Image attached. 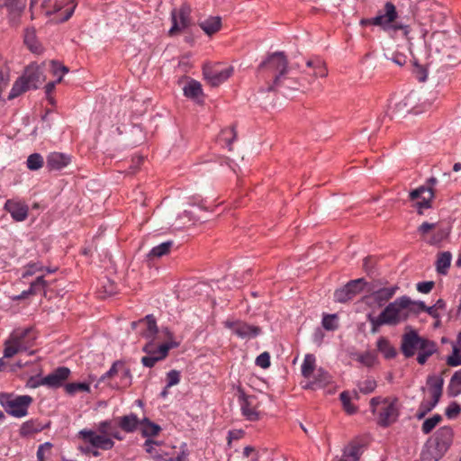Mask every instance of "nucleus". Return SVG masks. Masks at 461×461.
<instances>
[{"mask_svg": "<svg viewBox=\"0 0 461 461\" xmlns=\"http://www.w3.org/2000/svg\"><path fill=\"white\" fill-rule=\"evenodd\" d=\"M258 77L266 82L261 92L282 93L285 95L305 86L302 77L292 76L287 57L283 51L267 56L258 65Z\"/></svg>", "mask_w": 461, "mask_h": 461, "instance_id": "1", "label": "nucleus"}, {"mask_svg": "<svg viewBox=\"0 0 461 461\" xmlns=\"http://www.w3.org/2000/svg\"><path fill=\"white\" fill-rule=\"evenodd\" d=\"M398 13L395 5L392 2H386L384 6V13L379 11L377 15L373 18H364L360 21L362 26L375 25L381 27L384 31H389L393 37H395L398 32L410 41L411 27L407 24L396 23Z\"/></svg>", "mask_w": 461, "mask_h": 461, "instance_id": "2", "label": "nucleus"}, {"mask_svg": "<svg viewBox=\"0 0 461 461\" xmlns=\"http://www.w3.org/2000/svg\"><path fill=\"white\" fill-rule=\"evenodd\" d=\"M35 339L36 333L32 328L14 330L5 343L4 357H12L19 352L28 350Z\"/></svg>", "mask_w": 461, "mask_h": 461, "instance_id": "3", "label": "nucleus"}, {"mask_svg": "<svg viewBox=\"0 0 461 461\" xmlns=\"http://www.w3.org/2000/svg\"><path fill=\"white\" fill-rule=\"evenodd\" d=\"M413 301L406 296H401L389 303L382 311V317L387 321V325L395 326L405 321L411 315V308Z\"/></svg>", "mask_w": 461, "mask_h": 461, "instance_id": "4", "label": "nucleus"}, {"mask_svg": "<svg viewBox=\"0 0 461 461\" xmlns=\"http://www.w3.org/2000/svg\"><path fill=\"white\" fill-rule=\"evenodd\" d=\"M76 6L74 0L66 4L53 0H44L40 9L41 13L50 18L49 23H59L67 22L72 16Z\"/></svg>", "mask_w": 461, "mask_h": 461, "instance_id": "5", "label": "nucleus"}, {"mask_svg": "<svg viewBox=\"0 0 461 461\" xmlns=\"http://www.w3.org/2000/svg\"><path fill=\"white\" fill-rule=\"evenodd\" d=\"M304 85L312 84L317 78H326L329 75L327 63L318 56L311 57L303 65L296 64Z\"/></svg>", "mask_w": 461, "mask_h": 461, "instance_id": "6", "label": "nucleus"}, {"mask_svg": "<svg viewBox=\"0 0 461 461\" xmlns=\"http://www.w3.org/2000/svg\"><path fill=\"white\" fill-rule=\"evenodd\" d=\"M33 402L30 395L14 396L9 393H0V404L6 412L14 417L22 418L28 414V408Z\"/></svg>", "mask_w": 461, "mask_h": 461, "instance_id": "7", "label": "nucleus"}, {"mask_svg": "<svg viewBox=\"0 0 461 461\" xmlns=\"http://www.w3.org/2000/svg\"><path fill=\"white\" fill-rule=\"evenodd\" d=\"M234 395L237 399V408L246 420L257 421L260 419L259 403L254 395L247 394L240 386L237 387Z\"/></svg>", "mask_w": 461, "mask_h": 461, "instance_id": "8", "label": "nucleus"}, {"mask_svg": "<svg viewBox=\"0 0 461 461\" xmlns=\"http://www.w3.org/2000/svg\"><path fill=\"white\" fill-rule=\"evenodd\" d=\"M105 380H109L110 386L123 389L131 385V375L130 369L122 362L117 361L109 371L101 376L100 382Z\"/></svg>", "mask_w": 461, "mask_h": 461, "instance_id": "9", "label": "nucleus"}, {"mask_svg": "<svg viewBox=\"0 0 461 461\" xmlns=\"http://www.w3.org/2000/svg\"><path fill=\"white\" fill-rule=\"evenodd\" d=\"M409 42V50L412 56L411 65H412V74L415 76L418 81L425 82L428 78V69L427 63L424 61L429 57V50H428L425 41H423L422 46L418 48L416 50L412 49L411 37L410 36Z\"/></svg>", "mask_w": 461, "mask_h": 461, "instance_id": "10", "label": "nucleus"}, {"mask_svg": "<svg viewBox=\"0 0 461 461\" xmlns=\"http://www.w3.org/2000/svg\"><path fill=\"white\" fill-rule=\"evenodd\" d=\"M429 385V392L432 400L430 402H422L416 414L417 419L421 420L428 412H429L438 402L443 390V379L438 376H429L427 380Z\"/></svg>", "mask_w": 461, "mask_h": 461, "instance_id": "11", "label": "nucleus"}, {"mask_svg": "<svg viewBox=\"0 0 461 461\" xmlns=\"http://www.w3.org/2000/svg\"><path fill=\"white\" fill-rule=\"evenodd\" d=\"M78 438L94 448L110 450L114 447V441L109 436L99 433L96 430L81 429L78 432Z\"/></svg>", "mask_w": 461, "mask_h": 461, "instance_id": "12", "label": "nucleus"}, {"mask_svg": "<svg viewBox=\"0 0 461 461\" xmlns=\"http://www.w3.org/2000/svg\"><path fill=\"white\" fill-rule=\"evenodd\" d=\"M398 416V399L396 397L384 398L382 408L378 413V424L382 427H388L397 420Z\"/></svg>", "mask_w": 461, "mask_h": 461, "instance_id": "13", "label": "nucleus"}, {"mask_svg": "<svg viewBox=\"0 0 461 461\" xmlns=\"http://www.w3.org/2000/svg\"><path fill=\"white\" fill-rule=\"evenodd\" d=\"M364 285V278H358L349 281L342 288L335 291V301L338 303H346L349 300H352L357 294H358L363 290Z\"/></svg>", "mask_w": 461, "mask_h": 461, "instance_id": "14", "label": "nucleus"}, {"mask_svg": "<svg viewBox=\"0 0 461 461\" xmlns=\"http://www.w3.org/2000/svg\"><path fill=\"white\" fill-rule=\"evenodd\" d=\"M165 332L169 340L158 346V355L144 356L141 358V363L143 366L147 367L154 366L158 361L164 359L167 356L168 351L171 348H176L178 346L177 342H175L171 339L172 333L167 329H166Z\"/></svg>", "mask_w": 461, "mask_h": 461, "instance_id": "15", "label": "nucleus"}, {"mask_svg": "<svg viewBox=\"0 0 461 461\" xmlns=\"http://www.w3.org/2000/svg\"><path fill=\"white\" fill-rule=\"evenodd\" d=\"M423 338L414 330L404 333L402 337L401 350L404 357H411L421 347Z\"/></svg>", "mask_w": 461, "mask_h": 461, "instance_id": "16", "label": "nucleus"}, {"mask_svg": "<svg viewBox=\"0 0 461 461\" xmlns=\"http://www.w3.org/2000/svg\"><path fill=\"white\" fill-rule=\"evenodd\" d=\"M432 230H435L436 231L431 236L430 240L428 241V243L430 245H437L440 243L442 240H446L449 235V229L440 227L438 222L430 223L425 221L419 226L418 232L420 235L425 236Z\"/></svg>", "mask_w": 461, "mask_h": 461, "instance_id": "17", "label": "nucleus"}, {"mask_svg": "<svg viewBox=\"0 0 461 461\" xmlns=\"http://www.w3.org/2000/svg\"><path fill=\"white\" fill-rule=\"evenodd\" d=\"M4 208L11 214V217L15 221H23L28 217V204L18 198L8 199L5 202Z\"/></svg>", "mask_w": 461, "mask_h": 461, "instance_id": "18", "label": "nucleus"}, {"mask_svg": "<svg viewBox=\"0 0 461 461\" xmlns=\"http://www.w3.org/2000/svg\"><path fill=\"white\" fill-rule=\"evenodd\" d=\"M173 25L169 30V35H174L191 24L190 7L183 5L179 10L172 12Z\"/></svg>", "mask_w": 461, "mask_h": 461, "instance_id": "19", "label": "nucleus"}, {"mask_svg": "<svg viewBox=\"0 0 461 461\" xmlns=\"http://www.w3.org/2000/svg\"><path fill=\"white\" fill-rule=\"evenodd\" d=\"M435 197L434 189L425 188L424 186H420L410 193V198L411 200H417L421 198V201H419L415 203V206L418 209V213L422 215V209L424 208H431V202Z\"/></svg>", "mask_w": 461, "mask_h": 461, "instance_id": "20", "label": "nucleus"}, {"mask_svg": "<svg viewBox=\"0 0 461 461\" xmlns=\"http://www.w3.org/2000/svg\"><path fill=\"white\" fill-rule=\"evenodd\" d=\"M131 327L137 330L142 337L150 339H153L158 331L156 319L152 314L147 315L138 321L131 322Z\"/></svg>", "mask_w": 461, "mask_h": 461, "instance_id": "21", "label": "nucleus"}, {"mask_svg": "<svg viewBox=\"0 0 461 461\" xmlns=\"http://www.w3.org/2000/svg\"><path fill=\"white\" fill-rule=\"evenodd\" d=\"M70 370L68 367H58L52 373L43 377V384L50 388H59L68 380Z\"/></svg>", "mask_w": 461, "mask_h": 461, "instance_id": "22", "label": "nucleus"}, {"mask_svg": "<svg viewBox=\"0 0 461 461\" xmlns=\"http://www.w3.org/2000/svg\"><path fill=\"white\" fill-rule=\"evenodd\" d=\"M203 76L212 86H216L229 78L230 68H220L219 66L205 67Z\"/></svg>", "mask_w": 461, "mask_h": 461, "instance_id": "23", "label": "nucleus"}, {"mask_svg": "<svg viewBox=\"0 0 461 461\" xmlns=\"http://www.w3.org/2000/svg\"><path fill=\"white\" fill-rule=\"evenodd\" d=\"M261 330L258 326L249 325L244 322H232V332L241 339H251L257 337Z\"/></svg>", "mask_w": 461, "mask_h": 461, "instance_id": "24", "label": "nucleus"}, {"mask_svg": "<svg viewBox=\"0 0 461 461\" xmlns=\"http://www.w3.org/2000/svg\"><path fill=\"white\" fill-rule=\"evenodd\" d=\"M331 375L323 368H319L312 381L308 382L303 387L307 390H315L317 388H323L331 383Z\"/></svg>", "mask_w": 461, "mask_h": 461, "instance_id": "25", "label": "nucleus"}, {"mask_svg": "<svg viewBox=\"0 0 461 461\" xmlns=\"http://www.w3.org/2000/svg\"><path fill=\"white\" fill-rule=\"evenodd\" d=\"M398 289L397 285L378 289L371 294L370 299L377 305L383 306L393 297Z\"/></svg>", "mask_w": 461, "mask_h": 461, "instance_id": "26", "label": "nucleus"}, {"mask_svg": "<svg viewBox=\"0 0 461 461\" xmlns=\"http://www.w3.org/2000/svg\"><path fill=\"white\" fill-rule=\"evenodd\" d=\"M70 163V157L60 152H51L47 157V167L50 170H60Z\"/></svg>", "mask_w": 461, "mask_h": 461, "instance_id": "27", "label": "nucleus"}, {"mask_svg": "<svg viewBox=\"0 0 461 461\" xmlns=\"http://www.w3.org/2000/svg\"><path fill=\"white\" fill-rule=\"evenodd\" d=\"M23 78L28 82L31 88H38L39 86L44 81L42 69L40 67L30 66L25 69Z\"/></svg>", "mask_w": 461, "mask_h": 461, "instance_id": "28", "label": "nucleus"}, {"mask_svg": "<svg viewBox=\"0 0 461 461\" xmlns=\"http://www.w3.org/2000/svg\"><path fill=\"white\" fill-rule=\"evenodd\" d=\"M453 438V430L450 427H442L435 434V441L439 449H447Z\"/></svg>", "mask_w": 461, "mask_h": 461, "instance_id": "29", "label": "nucleus"}, {"mask_svg": "<svg viewBox=\"0 0 461 461\" xmlns=\"http://www.w3.org/2000/svg\"><path fill=\"white\" fill-rule=\"evenodd\" d=\"M437 351V344L428 339L423 338L421 347L419 349L417 361L420 365H424L428 358Z\"/></svg>", "mask_w": 461, "mask_h": 461, "instance_id": "30", "label": "nucleus"}, {"mask_svg": "<svg viewBox=\"0 0 461 461\" xmlns=\"http://www.w3.org/2000/svg\"><path fill=\"white\" fill-rule=\"evenodd\" d=\"M140 420L136 414L131 413L118 419L119 427L127 433L134 432L140 426Z\"/></svg>", "mask_w": 461, "mask_h": 461, "instance_id": "31", "label": "nucleus"}, {"mask_svg": "<svg viewBox=\"0 0 461 461\" xmlns=\"http://www.w3.org/2000/svg\"><path fill=\"white\" fill-rule=\"evenodd\" d=\"M140 429L144 438H150L158 436L162 430L161 427L149 419L144 418L140 420Z\"/></svg>", "mask_w": 461, "mask_h": 461, "instance_id": "32", "label": "nucleus"}, {"mask_svg": "<svg viewBox=\"0 0 461 461\" xmlns=\"http://www.w3.org/2000/svg\"><path fill=\"white\" fill-rule=\"evenodd\" d=\"M198 24L207 35H212L221 29V22L220 17L214 16L201 20Z\"/></svg>", "mask_w": 461, "mask_h": 461, "instance_id": "33", "label": "nucleus"}, {"mask_svg": "<svg viewBox=\"0 0 461 461\" xmlns=\"http://www.w3.org/2000/svg\"><path fill=\"white\" fill-rule=\"evenodd\" d=\"M24 43L34 53L41 51V45L37 41L34 28H27L24 33Z\"/></svg>", "mask_w": 461, "mask_h": 461, "instance_id": "34", "label": "nucleus"}, {"mask_svg": "<svg viewBox=\"0 0 461 461\" xmlns=\"http://www.w3.org/2000/svg\"><path fill=\"white\" fill-rule=\"evenodd\" d=\"M452 255L449 251L441 252L436 260V269L440 275H446L450 267Z\"/></svg>", "mask_w": 461, "mask_h": 461, "instance_id": "35", "label": "nucleus"}, {"mask_svg": "<svg viewBox=\"0 0 461 461\" xmlns=\"http://www.w3.org/2000/svg\"><path fill=\"white\" fill-rule=\"evenodd\" d=\"M361 448L358 444H350L345 448L340 461H358L362 454Z\"/></svg>", "mask_w": 461, "mask_h": 461, "instance_id": "36", "label": "nucleus"}, {"mask_svg": "<svg viewBox=\"0 0 461 461\" xmlns=\"http://www.w3.org/2000/svg\"><path fill=\"white\" fill-rule=\"evenodd\" d=\"M42 427L36 420H31L23 422L19 429L22 437H28L34 433L41 431Z\"/></svg>", "mask_w": 461, "mask_h": 461, "instance_id": "37", "label": "nucleus"}, {"mask_svg": "<svg viewBox=\"0 0 461 461\" xmlns=\"http://www.w3.org/2000/svg\"><path fill=\"white\" fill-rule=\"evenodd\" d=\"M184 94L186 97L197 99L203 95L202 85L195 80H191L184 87Z\"/></svg>", "mask_w": 461, "mask_h": 461, "instance_id": "38", "label": "nucleus"}, {"mask_svg": "<svg viewBox=\"0 0 461 461\" xmlns=\"http://www.w3.org/2000/svg\"><path fill=\"white\" fill-rule=\"evenodd\" d=\"M377 349L385 358H393L396 356L395 348L390 344L389 340L381 337L377 341Z\"/></svg>", "mask_w": 461, "mask_h": 461, "instance_id": "39", "label": "nucleus"}, {"mask_svg": "<svg viewBox=\"0 0 461 461\" xmlns=\"http://www.w3.org/2000/svg\"><path fill=\"white\" fill-rule=\"evenodd\" d=\"M315 357L312 354H307L302 365V375L305 378L311 377L316 367Z\"/></svg>", "mask_w": 461, "mask_h": 461, "instance_id": "40", "label": "nucleus"}, {"mask_svg": "<svg viewBox=\"0 0 461 461\" xmlns=\"http://www.w3.org/2000/svg\"><path fill=\"white\" fill-rule=\"evenodd\" d=\"M29 89H31V87L29 86L28 82H26L23 77H21L14 84L12 90L9 94V99H14Z\"/></svg>", "mask_w": 461, "mask_h": 461, "instance_id": "41", "label": "nucleus"}, {"mask_svg": "<svg viewBox=\"0 0 461 461\" xmlns=\"http://www.w3.org/2000/svg\"><path fill=\"white\" fill-rule=\"evenodd\" d=\"M172 246H173V241L163 242V243L154 247L150 250L149 257L160 258L164 255H167L170 251Z\"/></svg>", "mask_w": 461, "mask_h": 461, "instance_id": "42", "label": "nucleus"}, {"mask_svg": "<svg viewBox=\"0 0 461 461\" xmlns=\"http://www.w3.org/2000/svg\"><path fill=\"white\" fill-rule=\"evenodd\" d=\"M448 391L453 396H456L461 393V370L456 371L453 375L448 386Z\"/></svg>", "mask_w": 461, "mask_h": 461, "instance_id": "43", "label": "nucleus"}, {"mask_svg": "<svg viewBox=\"0 0 461 461\" xmlns=\"http://www.w3.org/2000/svg\"><path fill=\"white\" fill-rule=\"evenodd\" d=\"M65 391L69 395H75L78 392H89L90 386L87 383H69L65 385Z\"/></svg>", "mask_w": 461, "mask_h": 461, "instance_id": "44", "label": "nucleus"}, {"mask_svg": "<svg viewBox=\"0 0 461 461\" xmlns=\"http://www.w3.org/2000/svg\"><path fill=\"white\" fill-rule=\"evenodd\" d=\"M442 420V417L439 414H435L432 417L424 420L421 430L424 434L430 433L435 427Z\"/></svg>", "mask_w": 461, "mask_h": 461, "instance_id": "45", "label": "nucleus"}, {"mask_svg": "<svg viewBox=\"0 0 461 461\" xmlns=\"http://www.w3.org/2000/svg\"><path fill=\"white\" fill-rule=\"evenodd\" d=\"M50 68L54 76H59L57 82H61L63 75L68 72V68L58 61L50 60Z\"/></svg>", "mask_w": 461, "mask_h": 461, "instance_id": "46", "label": "nucleus"}, {"mask_svg": "<svg viewBox=\"0 0 461 461\" xmlns=\"http://www.w3.org/2000/svg\"><path fill=\"white\" fill-rule=\"evenodd\" d=\"M345 411L348 414H354L357 411V407L351 404V394L348 391H344L339 395Z\"/></svg>", "mask_w": 461, "mask_h": 461, "instance_id": "47", "label": "nucleus"}, {"mask_svg": "<svg viewBox=\"0 0 461 461\" xmlns=\"http://www.w3.org/2000/svg\"><path fill=\"white\" fill-rule=\"evenodd\" d=\"M43 158L39 153H33L27 158V167L31 170H38L43 166Z\"/></svg>", "mask_w": 461, "mask_h": 461, "instance_id": "48", "label": "nucleus"}, {"mask_svg": "<svg viewBox=\"0 0 461 461\" xmlns=\"http://www.w3.org/2000/svg\"><path fill=\"white\" fill-rule=\"evenodd\" d=\"M367 320L371 323V326H372L371 332L373 334L377 333L379 330V328L382 325H387V321L384 320V318L382 317L381 313L377 317H375L372 314H368Z\"/></svg>", "mask_w": 461, "mask_h": 461, "instance_id": "49", "label": "nucleus"}, {"mask_svg": "<svg viewBox=\"0 0 461 461\" xmlns=\"http://www.w3.org/2000/svg\"><path fill=\"white\" fill-rule=\"evenodd\" d=\"M5 4L12 13L19 16L25 7L26 0H5Z\"/></svg>", "mask_w": 461, "mask_h": 461, "instance_id": "50", "label": "nucleus"}, {"mask_svg": "<svg viewBox=\"0 0 461 461\" xmlns=\"http://www.w3.org/2000/svg\"><path fill=\"white\" fill-rule=\"evenodd\" d=\"M48 285L47 282L44 280L43 276H39L31 284L30 288L28 289V293H32V294H36L41 291H44L45 287Z\"/></svg>", "mask_w": 461, "mask_h": 461, "instance_id": "51", "label": "nucleus"}, {"mask_svg": "<svg viewBox=\"0 0 461 461\" xmlns=\"http://www.w3.org/2000/svg\"><path fill=\"white\" fill-rule=\"evenodd\" d=\"M337 314H326L322 319V326L327 330H335L338 329Z\"/></svg>", "mask_w": 461, "mask_h": 461, "instance_id": "52", "label": "nucleus"}, {"mask_svg": "<svg viewBox=\"0 0 461 461\" xmlns=\"http://www.w3.org/2000/svg\"><path fill=\"white\" fill-rule=\"evenodd\" d=\"M457 346H453V353L447 358V364L450 366H457L461 365V353Z\"/></svg>", "mask_w": 461, "mask_h": 461, "instance_id": "53", "label": "nucleus"}, {"mask_svg": "<svg viewBox=\"0 0 461 461\" xmlns=\"http://www.w3.org/2000/svg\"><path fill=\"white\" fill-rule=\"evenodd\" d=\"M376 387V383L375 380L367 379L363 383L358 384V390L360 393L365 394L372 393Z\"/></svg>", "mask_w": 461, "mask_h": 461, "instance_id": "54", "label": "nucleus"}, {"mask_svg": "<svg viewBox=\"0 0 461 461\" xmlns=\"http://www.w3.org/2000/svg\"><path fill=\"white\" fill-rule=\"evenodd\" d=\"M357 360L366 366H373L375 363L376 357L373 353L366 352L357 357Z\"/></svg>", "mask_w": 461, "mask_h": 461, "instance_id": "55", "label": "nucleus"}, {"mask_svg": "<svg viewBox=\"0 0 461 461\" xmlns=\"http://www.w3.org/2000/svg\"><path fill=\"white\" fill-rule=\"evenodd\" d=\"M180 382V373L171 370L167 375V388L172 387Z\"/></svg>", "mask_w": 461, "mask_h": 461, "instance_id": "56", "label": "nucleus"}, {"mask_svg": "<svg viewBox=\"0 0 461 461\" xmlns=\"http://www.w3.org/2000/svg\"><path fill=\"white\" fill-rule=\"evenodd\" d=\"M42 269V267L40 266L38 263L28 264L24 268L23 277L25 278L27 276H33L38 272H41Z\"/></svg>", "mask_w": 461, "mask_h": 461, "instance_id": "57", "label": "nucleus"}, {"mask_svg": "<svg viewBox=\"0 0 461 461\" xmlns=\"http://www.w3.org/2000/svg\"><path fill=\"white\" fill-rule=\"evenodd\" d=\"M461 412V406L457 402H451L446 409V416L449 419L456 418Z\"/></svg>", "mask_w": 461, "mask_h": 461, "instance_id": "58", "label": "nucleus"}, {"mask_svg": "<svg viewBox=\"0 0 461 461\" xmlns=\"http://www.w3.org/2000/svg\"><path fill=\"white\" fill-rule=\"evenodd\" d=\"M114 427L111 420H104L97 424L96 431L104 435L109 436Z\"/></svg>", "mask_w": 461, "mask_h": 461, "instance_id": "59", "label": "nucleus"}, {"mask_svg": "<svg viewBox=\"0 0 461 461\" xmlns=\"http://www.w3.org/2000/svg\"><path fill=\"white\" fill-rule=\"evenodd\" d=\"M256 365L260 366L261 368H267L270 366V355L268 352H263L261 353L257 358H256Z\"/></svg>", "mask_w": 461, "mask_h": 461, "instance_id": "60", "label": "nucleus"}, {"mask_svg": "<svg viewBox=\"0 0 461 461\" xmlns=\"http://www.w3.org/2000/svg\"><path fill=\"white\" fill-rule=\"evenodd\" d=\"M386 58L387 59L392 60L393 63L397 64L400 67L403 66L407 62L406 55L400 52H395L392 55V57L386 56Z\"/></svg>", "mask_w": 461, "mask_h": 461, "instance_id": "61", "label": "nucleus"}, {"mask_svg": "<svg viewBox=\"0 0 461 461\" xmlns=\"http://www.w3.org/2000/svg\"><path fill=\"white\" fill-rule=\"evenodd\" d=\"M433 281L420 282L417 284V290L421 294H429L434 287Z\"/></svg>", "mask_w": 461, "mask_h": 461, "instance_id": "62", "label": "nucleus"}, {"mask_svg": "<svg viewBox=\"0 0 461 461\" xmlns=\"http://www.w3.org/2000/svg\"><path fill=\"white\" fill-rule=\"evenodd\" d=\"M158 347L151 340L143 347V351L147 355H158Z\"/></svg>", "mask_w": 461, "mask_h": 461, "instance_id": "63", "label": "nucleus"}, {"mask_svg": "<svg viewBox=\"0 0 461 461\" xmlns=\"http://www.w3.org/2000/svg\"><path fill=\"white\" fill-rule=\"evenodd\" d=\"M186 455L183 452L181 455H178L176 458L171 456H158L155 461H185Z\"/></svg>", "mask_w": 461, "mask_h": 461, "instance_id": "64", "label": "nucleus"}]
</instances>
